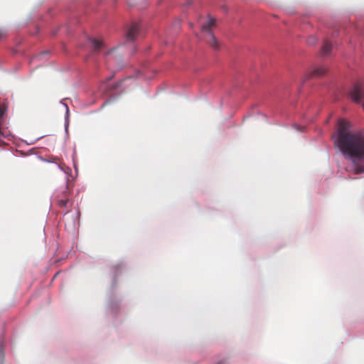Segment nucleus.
Masks as SVG:
<instances>
[{
	"instance_id": "f257e3e1",
	"label": "nucleus",
	"mask_w": 364,
	"mask_h": 364,
	"mask_svg": "<svg viewBox=\"0 0 364 364\" xmlns=\"http://www.w3.org/2000/svg\"><path fill=\"white\" fill-rule=\"evenodd\" d=\"M350 127V122L341 119L332 139L345 159L351 161L353 173L361 174L364 173V133L353 132Z\"/></svg>"
},
{
	"instance_id": "f03ea898",
	"label": "nucleus",
	"mask_w": 364,
	"mask_h": 364,
	"mask_svg": "<svg viewBox=\"0 0 364 364\" xmlns=\"http://www.w3.org/2000/svg\"><path fill=\"white\" fill-rule=\"evenodd\" d=\"M216 26V19L209 17L207 22L203 24L201 32L203 34L204 40L208 43L213 49L218 50L220 45L217 41L215 36L212 33V30Z\"/></svg>"
},
{
	"instance_id": "7ed1b4c3",
	"label": "nucleus",
	"mask_w": 364,
	"mask_h": 364,
	"mask_svg": "<svg viewBox=\"0 0 364 364\" xmlns=\"http://www.w3.org/2000/svg\"><path fill=\"white\" fill-rule=\"evenodd\" d=\"M351 99L356 103H363L364 107V88L359 84H355L350 92Z\"/></svg>"
},
{
	"instance_id": "20e7f679",
	"label": "nucleus",
	"mask_w": 364,
	"mask_h": 364,
	"mask_svg": "<svg viewBox=\"0 0 364 364\" xmlns=\"http://www.w3.org/2000/svg\"><path fill=\"white\" fill-rule=\"evenodd\" d=\"M139 33V25L138 23H132L127 32V40L133 41Z\"/></svg>"
},
{
	"instance_id": "39448f33",
	"label": "nucleus",
	"mask_w": 364,
	"mask_h": 364,
	"mask_svg": "<svg viewBox=\"0 0 364 364\" xmlns=\"http://www.w3.org/2000/svg\"><path fill=\"white\" fill-rule=\"evenodd\" d=\"M69 193H70L69 187H68V186H67L66 190L62 193L61 198H59L58 200V204L59 207H60V208L67 207L68 204L70 203V200L68 198Z\"/></svg>"
},
{
	"instance_id": "423d86ee",
	"label": "nucleus",
	"mask_w": 364,
	"mask_h": 364,
	"mask_svg": "<svg viewBox=\"0 0 364 364\" xmlns=\"http://www.w3.org/2000/svg\"><path fill=\"white\" fill-rule=\"evenodd\" d=\"M91 43L95 52H99L104 48V42L99 39H91Z\"/></svg>"
},
{
	"instance_id": "0eeeda50",
	"label": "nucleus",
	"mask_w": 364,
	"mask_h": 364,
	"mask_svg": "<svg viewBox=\"0 0 364 364\" xmlns=\"http://www.w3.org/2000/svg\"><path fill=\"white\" fill-rule=\"evenodd\" d=\"M326 68L323 66L316 68L310 74L313 77H321L326 73Z\"/></svg>"
},
{
	"instance_id": "6e6552de",
	"label": "nucleus",
	"mask_w": 364,
	"mask_h": 364,
	"mask_svg": "<svg viewBox=\"0 0 364 364\" xmlns=\"http://www.w3.org/2000/svg\"><path fill=\"white\" fill-rule=\"evenodd\" d=\"M331 48H332L331 43L327 40L324 41L323 46L321 48L322 55H328L331 50Z\"/></svg>"
},
{
	"instance_id": "1a4fd4ad",
	"label": "nucleus",
	"mask_w": 364,
	"mask_h": 364,
	"mask_svg": "<svg viewBox=\"0 0 364 364\" xmlns=\"http://www.w3.org/2000/svg\"><path fill=\"white\" fill-rule=\"evenodd\" d=\"M7 111V105L4 103L0 104V122H1L3 117L6 114Z\"/></svg>"
},
{
	"instance_id": "9d476101",
	"label": "nucleus",
	"mask_w": 364,
	"mask_h": 364,
	"mask_svg": "<svg viewBox=\"0 0 364 364\" xmlns=\"http://www.w3.org/2000/svg\"><path fill=\"white\" fill-rule=\"evenodd\" d=\"M6 37V33L2 31H0V41L3 38H4Z\"/></svg>"
},
{
	"instance_id": "9b49d317",
	"label": "nucleus",
	"mask_w": 364,
	"mask_h": 364,
	"mask_svg": "<svg viewBox=\"0 0 364 364\" xmlns=\"http://www.w3.org/2000/svg\"><path fill=\"white\" fill-rule=\"evenodd\" d=\"M113 50H114V49H113V50H109V52H107V55L108 57H109V56L111 55L112 53L113 52Z\"/></svg>"
},
{
	"instance_id": "f8f14e48",
	"label": "nucleus",
	"mask_w": 364,
	"mask_h": 364,
	"mask_svg": "<svg viewBox=\"0 0 364 364\" xmlns=\"http://www.w3.org/2000/svg\"><path fill=\"white\" fill-rule=\"evenodd\" d=\"M218 364H226V362L225 360H221Z\"/></svg>"
},
{
	"instance_id": "ddd939ff",
	"label": "nucleus",
	"mask_w": 364,
	"mask_h": 364,
	"mask_svg": "<svg viewBox=\"0 0 364 364\" xmlns=\"http://www.w3.org/2000/svg\"><path fill=\"white\" fill-rule=\"evenodd\" d=\"M65 105V107H66V112H67V113H68L69 112L68 107L67 105Z\"/></svg>"
},
{
	"instance_id": "4468645a",
	"label": "nucleus",
	"mask_w": 364,
	"mask_h": 364,
	"mask_svg": "<svg viewBox=\"0 0 364 364\" xmlns=\"http://www.w3.org/2000/svg\"><path fill=\"white\" fill-rule=\"evenodd\" d=\"M189 26H190V27H192V26H193V23H189Z\"/></svg>"
}]
</instances>
